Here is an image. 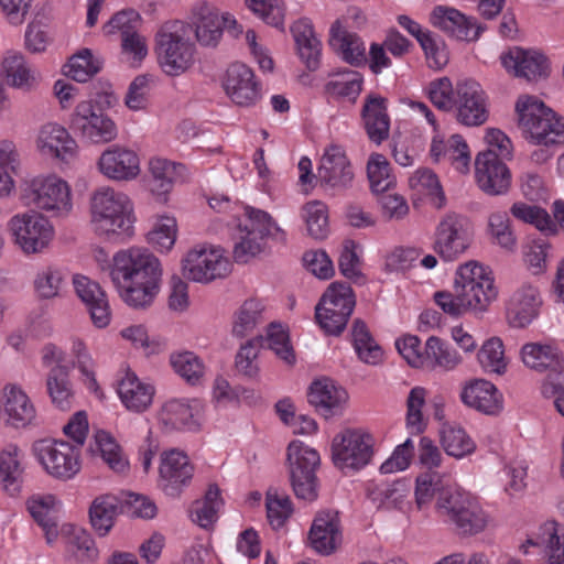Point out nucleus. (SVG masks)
I'll list each match as a JSON object with an SVG mask.
<instances>
[{
	"label": "nucleus",
	"instance_id": "nucleus-1",
	"mask_svg": "<svg viewBox=\"0 0 564 564\" xmlns=\"http://www.w3.org/2000/svg\"><path fill=\"white\" fill-rule=\"evenodd\" d=\"M108 274L127 305L147 308L159 293L162 269L149 250L132 247L115 253Z\"/></svg>",
	"mask_w": 564,
	"mask_h": 564
},
{
	"label": "nucleus",
	"instance_id": "nucleus-2",
	"mask_svg": "<svg viewBox=\"0 0 564 564\" xmlns=\"http://www.w3.org/2000/svg\"><path fill=\"white\" fill-rule=\"evenodd\" d=\"M497 297L498 289L491 270L475 260L457 268L453 292L440 291L434 294L435 303L453 317L468 312L482 314Z\"/></svg>",
	"mask_w": 564,
	"mask_h": 564
},
{
	"label": "nucleus",
	"instance_id": "nucleus-3",
	"mask_svg": "<svg viewBox=\"0 0 564 564\" xmlns=\"http://www.w3.org/2000/svg\"><path fill=\"white\" fill-rule=\"evenodd\" d=\"M90 224L99 236H131L133 205L127 194L112 187L96 189L90 198Z\"/></svg>",
	"mask_w": 564,
	"mask_h": 564
},
{
	"label": "nucleus",
	"instance_id": "nucleus-4",
	"mask_svg": "<svg viewBox=\"0 0 564 564\" xmlns=\"http://www.w3.org/2000/svg\"><path fill=\"white\" fill-rule=\"evenodd\" d=\"M516 112L518 127L529 142L549 147L564 141V117L558 116L538 97L519 96Z\"/></svg>",
	"mask_w": 564,
	"mask_h": 564
},
{
	"label": "nucleus",
	"instance_id": "nucleus-5",
	"mask_svg": "<svg viewBox=\"0 0 564 564\" xmlns=\"http://www.w3.org/2000/svg\"><path fill=\"white\" fill-rule=\"evenodd\" d=\"M155 54L166 75L184 74L195 63L196 45L191 26L180 20L162 24L155 34Z\"/></svg>",
	"mask_w": 564,
	"mask_h": 564
},
{
	"label": "nucleus",
	"instance_id": "nucleus-6",
	"mask_svg": "<svg viewBox=\"0 0 564 564\" xmlns=\"http://www.w3.org/2000/svg\"><path fill=\"white\" fill-rule=\"evenodd\" d=\"M245 216L243 224L238 226V241L234 247V258L237 262L247 263L261 253L267 238L285 242V231L267 212L247 206Z\"/></svg>",
	"mask_w": 564,
	"mask_h": 564
},
{
	"label": "nucleus",
	"instance_id": "nucleus-7",
	"mask_svg": "<svg viewBox=\"0 0 564 564\" xmlns=\"http://www.w3.org/2000/svg\"><path fill=\"white\" fill-rule=\"evenodd\" d=\"M473 241L470 220L462 214L448 212L435 226L432 247L444 261H454L469 249Z\"/></svg>",
	"mask_w": 564,
	"mask_h": 564
},
{
	"label": "nucleus",
	"instance_id": "nucleus-8",
	"mask_svg": "<svg viewBox=\"0 0 564 564\" xmlns=\"http://www.w3.org/2000/svg\"><path fill=\"white\" fill-rule=\"evenodd\" d=\"M355 307V296L350 285L332 283L315 308V317L321 328L329 335H339L346 327Z\"/></svg>",
	"mask_w": 564,
	"mask_h": 564
},
{
	"label": "nucleus",
	"instance_id": "nucleus-9",
	"mask_svg": "<svg viewBox=\"0 0 564 564\" xmlns=\"http://www.w3.org/2000/svg\"><path fill=\"white\" fill-rule=\"evenodd\" d=\"M319 454L301 441L288 446V463L293 491L299 499L313 501L317 497L315 470L319 466Z\"/></svg>",
	"mask_w": 564,
	"mask_h": 564
},
{
	"label": "nucleus",
	"instance_id": "nucleus-10",
	"mask_svg": "<svg viewBox=\"0 0 564 564\" xmlns=\"http://www.w3.org/2000/svg\"><path fill=\"white\" fill-rule=\"evenodd\" d=\"M24 204L37 209L64 216L72 210L70 189L66 182L56 177H35L23 189Z\"/></svg>",
	"mask_w": 564,
	"mask_h": 564
},
{
	"label": "nucleus",
	"instance_id": "nucleus-11",
	"mask_svg": "<svg viewBox=\"0 0 564 564\" xmlns=\"http://www.w3.org/2000/svg\"><path fill=\"white\" fill-rule=\"evenodd\" d=\"M183 274L188 280L208 283L226 278L231 263L221 248L212 245H198L191 249L182 261Z\"/></svg>",
	"mask_w": 564,
	"mask_h": 564
},
{
	"label": "nucleus",
	"instance_id": "nucleus-12",
	"mask_svg": "<svg viewBox=\"0 0 564 564\" xmlns=\"http://www.w3.org/2000/svg\"><path fill=\"white\" fill-rule=\"evenodd\" d=\"M13 241L25 254L43 252L54 237L47 218L35 212L14 215L8 223Z\"/></svg>",
	"mask_w": 564,
	"mask_h": 564
},
{
	"label": "nucleus",
	"instance_id": "nucleus-13",
	"mask_svg": "<svg viewBox=\"0 0 564 564\" xmlns=\"http://www.w3.org/2000/svg\"><path fill=\"white\" fill-rule=\"evenodd\" d=\"M373 438L361 430H345L333 438V462L341 470H359L373 455Z\"/></svg>",
	"mask_w": 564,
	"mask_h": 564
},
{
	"label": "nucleus",
	"instance_id": "nucleus-14",
	"mask_svg": "<svg viewBox=\"0 0 564 564\" xmlns=\"http://www.w3.org/2000/svg\"><path fill=\"white\" fill-rule=\"evenodd\" d=\"M33 452L47 474L58 479H70L80 470L79 451L64 441L40 440Z\"/></svg>",
	"mask_w": 564,
	"mask_h": 564
},
{
	"label": "nucleus",
	"instance_id": "nucleus-15",
	"mask_svg": "<svg viewBox=\"0 0 564 564\" xmlns=\"http://www.w3.org/2000/svg\"><path fill=\"white\" fill-rule=\"evenodd\" d=\"M70 128L94 144L111 142L118 135L115 121L101 112L91 100L77 104L70 116Z\"/></svg>",
	"mask_w": 564,
	"mask_h": 564
},
{
	"label": "nucleus",
	"instance_id": "nucleus-16",
	"mask_svg": "<svg viewBox=\"0 0 564 564\" xmlns=\"http://www.w3.org/2000/svg\"><path fill=\"white\" fill-rule=\"evenodd\" d=\"M354 171L341 145H328L319 161L316 182L327 192L337 194L351 186Z\"/></svg>",
	"mask_w": 564,
	"mask_h": 564
},
{
	"label": "nucleus",
	"instance_id": "nucleus-17",
	"mask_svg": "<svg viewBox=\"0 0 564 564\" xmlns=\"http://www.w3.org/2000/svg\"><path fill=\"white\" fill-rule=\"evenodd\" d=\"M456 119L467 127H478L488 119L487 96L481 86L473 79L456 83Z\"/></svg>",
	"mask_w": 564,
	"mask_h": 564
},
{
	"label": "nucleus",
	"instance_id": "nucleus-18",
	"mask_svg": "<svg viewBox=\"0 0 564 564\" xmlns=\"http://www.w3.org/2000/svg\"><path fill=\"white\" fill-rule=\"evenodd\" d=\"M475 178L485 194L499 196L508 193L512 177L505 160L490 151H482L475 160Z\"/></svg>",
	"mask_w": 564,
	"mask_h": 564
},
{
	"label": "nucleus",
	"instance_id": "nucleus-19",
	"mask_svg": "<svg viewBox=\"0 0 564 564\" xmlns=\"http://www.w3.org/2000/svg\"><path fill=\"white\" fill-rule=\"evenodd\" d=\"M192 34L203 47L215 48L224 34V18L213 6L206 2L196 3L191 11L189 22Z\"/></svg>",
	"mask_w": 564,
	"mask_h": 564
},
{
	"label": "nucleus",
	"instance_id": "nucleus-20",
	"mask_svg": "<svg viewBox=\"0 0 564 564\" xmlns=\"http://www.w3.org/2000/svg\"><path fill=\"white\" fill-rule=\"evenodd\" d=\"M501 64L509 74L524 78L528 82H536L545 78L549 73L546 57L533 50H524L518 46L510 48L500 56Z\"/></svg>",
	"mask_w": 564,
	"mask_h": 564
},
{
	"label": "nucleus",
	"instance_id": "nucleus-21",
	"mask_svg": "<svg viewBox=\"0 0 564 564\" xmlns=\"http://www.w3.org/2000/svg\"><path fill=\"white\" fill-rule=\"evenodd\" d=\"M194 476V466L183 452L171 449L161 456L160 484L169 496H177Z\"/></svg>",
	"mask_w": 564,
	"mask_h": 564
},
{
	"label": "nucleus",
	"instance_id": "nucleus-22",
	"mask_svg": "<svg viewBox=\"0 0 564 564\" xmlns=\"http://www.w3.org/2000/svg\"><path fill=\"white\" fill-rule=\"evenodd\" d=\"M98 167L109 180L131 181L140 173V160L133 150L115 144L101 153Z\"/></svg>",
	"mask_w": 564,
	"mask_h": 564
},
{
	"label": "nucleus",
	"instance_id": "nucleus-23",
	"mask_svg": "<svg viewBox=\"0 0 564 564\" xmlns=\"http://www.w3.org/2000/svg\"><path fill=\"white\" fill-rule=\"evenodd\" d=\"M223 86L230 99L239 106L253 105L260 98V88L251 68L242 63L229 65Z\"/></svg>",
	"mask_w": 564,
	"mask_h": 564
},
{
	"label": "nucleus",
	"instance_id": "nucleus-24",
	"mask_svg": "<svg viewBox=\"0 0 564 564\" xmlns=\"http://www.w3.org/2000/svg\"><path fill=\"white\" fill-rule=\"evenodd\" d=\"M542 304L536 286L524 283L510 296L507 306V319L512 327L523 328L532 323Z\"/></svg>",
	"mask_w": 564,
	"mask_h": 564
},
{
	"label": "nucleus",
	"instance_id": "nucleus-25",
	"mask_svg": "<svg viewBox=\"0 0 564 564\" xmlns=\"http://www.w3.org/2000/svg\"><path fill=\"white\" fill-rule=\"evenodd\" d=\"M530 547L544 553L545 564H564V525L555 521L544 522L539 529L536 540H527L520 549L528 555Z\"/></svg>",
	"mask_w": 564,
	"mask_h": 564
},
{
	"label": "nucleus",
	"instance_id": "nucleus-26",
	"mask_svg": "<svg viewBox=\"0 0 564 564\" xmlns=\"http://www.w3.org/2000/svg\"><path fill=\"white\" fill-rule=\"evenodd\" d=\"M202 406L197 400H171L160 412V422L166 432L195 431L199 426Z\"/></svg>",
	"mask_w": 564,
	"mask_h": 564
},
{
	"label": "nucleus",
	"instance_id": "nucleus-27",
	"mask_svg": "<svg viewBox=\"0 0 564 564\" xmlns=\"http://www.w3.org/2000/svg\"><path fill=\"white\" fill-rule=\"evenodd\" d=\"M434 26L460 41H475L479 37L481 28L476 21L467 18L454 8L436 7L431 14Z\"/></svg>",
	"mask_w": 564,
	"mask_h": 564
},
{
	"label": "nucleus",
	"instance_id": "nucleus-28",
	"mask_svg": "<svg viewBox=\"0 0 564 564\" xmlns=\"http://www.w3.org/2000/svg\"><path fill=\"white\" fill-rule=\"evenodd\" d=\"M73 283L77 295L86 304L93 323L99 328L106 327L111 315L108 300L99 284L84 275H76Z\"/></svg>",
	"mask_w": 564,
	"mask_h": 564
},
{
	"label": "nucleus",
	"instance_id": "nucleus-29",
	"mask_svg": "<svg viewBox=\"0 0 564 564\" xmlns=\"http://www.w3.org/2000/svg\"><path fill=\"white\" fill-rule=\"evenodd\" d=\"M361 118L372 142L380 144L388 139L390 118L387 111V100L383 97L368 95L361 110Z\"/></svg>",
	"mask_w": 564,
	"mask_h": 564
},
{
	"label": "nucleus",
	"instance_id": "nucleus-30",
	"mask_svg": "<svg viewBox=\"0 0 564 564\" xmlns=\"http://www.w3.org/2000/svg\"><path fill=\"white\" fill-rule=\"evenodd\" d=\"M341 540L337 512H321L310 530L312 547L321 554H330Z\"/></svg>",
	"mask_w": 564,
	"mask_h": 564
},
{
	"label": "nucleus",
	"instance_id": "nucleus-31",
	"mask_svg": "<svg viewBox=\"0 0 564 564\" xmlns=\"http://www.w3.org/2000/svg\"><path fill=\"white\" fill-rule=\"evenodd\" d=\"M36 143L42 154L61 160L73 156L76 150L74 139L64 127L57 123L43 126L39 132Z\"/></svg>",
	"mask_w": 564,
	"mask_h": 564
},
{
	"label": "nucleus",
	"instance_id": "nucleus-32",
	"mask_svg": "<svg viewBox=\"0 0 564 564\" xmlns=\"http://www.w3.org/2000/svg\"><path fill=\"white\" fill-rule=\"evenodd\" d=\"M3 408L8 423L17 429L35 423V406L23 390H9L8 393H4Z\"/></svg>",
	"mask_w": 564,
	"mask_h": 564
},
{
	"label": "nucleus",
	"instance_id": "nucleus-33",
	"mask_svg": "<svg viewBox=\"0 0 564 564\" xmlns=\"http://www.w3.org/2000/svg\"><path fill=\"white\" fill-rule=\"evenodd\" d=\"M291 30L301 59L308 69H316L321 59V41L316 37L312 23L308 20H299Z\"/></svg>",
	"mask_w": 564,
	"mask_h": 564
},
{
	"label": "nucleus",
	"instance_id": "nucleus-34",
	"mask_svg": "<svg viewBox=\"0 0 564 564\" xmlns=\"http://www.w3.org/2000/svg\"><path fill=\"white\" fill-rule=\"evenodd\" d=\"M93 454L98 453L102 460L117 473H122L129 467V462L116 438L105 430H98L89 444Z\"/></svg>",
	"mask_w": 564,
	"mask_h": 564
},
{
	"label": "nucleus",
	"instance_id": "nucleus-35",
	"mask_svg": "<svg viewBox=\"0 0 564 564\" xmlns=\"http://www.w3.org/2000/svg\"><path fill=\"white\" fill-rule=\"evenodd\" d=\"M307 402L325 419L339 416L349 402L347 390H307Z\"/></svg>",
	"mask_w": 564,
	"mask_h": 564
},
{
	"label": "nucleus",
	"instance_id": "nucleus-36",
	"mask_svg": "<svg viewBox=\"0 0 564 564\" xmlns=\"http://www.w3.org/2000/svg\"><path fill=\"white\" fill-rule=\"evenodd\" d=\"M56 505L57 500L52 495L33 497L28 501V509L32 518L43 529L47 543L54 542L58 534Z\"/></svg>",
	"mask_w": 564,
	"mask_h": 564
},
{
	"label": "nucleus",
	"instance_id": "nucleus-37",
	"mask_svg": "<svg viewBox=\"0 0 564 564\" xmlns=\"http://www.w3.org/2000/svg\"><path fill=\"white\" fill-rule=\"evenodd\" d=\"M21 457V449L14 444L7 445L0 452V482L10 495L20 490L23 475Z\"/></svg>",
	"mask_w": 564,
	"mask_h": 564
},
{
	"label": "nucleus",
	"instance_id": "nucleus-38",
	"mask_svg": "<svg viewBox=\"0 0 564 564\" xmlns=\"http://www.w3.org/2000/svg\"><path fill=\"white\" fill-rule=\"evenodd\" d=\"M330 44L347 63L359 65L366 62V46L361 39L355 33L343 31L338 22L330 28Z\"/></svg>",
	"mask_w": 564,
	"mask_h": 564
},
{
	"label": "nucleus",
	"instance_id": "nucleus-39",
	"mask_svg": "<svg viewBox=\"0 0 564 564\" xmlns=\"http://www.w3.org/2000/svg\"><path fill=\"white\" fill-rule=\"evenodd\" d=\"M221 506L223 499L218 486L209 485L203 499L193 502L189 510L191 519L200 528L209 529L216 522Z\"/></svg>",
	"mask_w": 564,
	"mask_h": 564
},
{
	"label": "nucleus",
	"instance_id": "nucleus-40",
	"mask_svg": "<svg viewBox=\"0 0 564 564\" xmlns=\"http://www.w3.org/2000/svg\"><path fill=\"white\" fill-rule=\"evenodd\" d=\"M121 503L111 495L96 498L89 508V519L93 528L100 536H105L113 527L115 518L119 513Z\"/></svg>",
	"mask_w": 564,
	"mask_h": 564
},
{
	"label": "nucleus",
	"instance_id": "nucleus-41",
	"mask_svg": "<svg viewBox=\"0 0 564 564\" xmlns=\"http://www.w3.org/2000/svg\"><path fill=\"white\" fill-rule=\"evenodd\" d=\"M169 362L180 377L191 386H199L206 372L202 358L191 350L174 351L170 355Z\"/></svg>",
	"mask_w": 564,
	"mask_h": 564
},
{
	"label": "nucleus",
	"instance_id": "nucleus-42",
	"mask_svg": "<svg viewBox=\"0 0 564 564\" xmlns=\"http://www.w3.org/2000/svg\"><path fill=\"white\" fill-rule=\"evenodd\" d=\"M1 74L6 77L7 84L14 88L29 89L35 83L34 70L19 53H7L1 63Z\"/></svg>",
	"mask_w": 564,
	"mask_h": 564
},
{
	"label": "nucleus",
	"instance_id": "nucleus-43",
	"mask_svg": "<svg viewBox=\"0 0 564 564\" xmlns=\"http://www.w3.org/2000/svg\"><path fill=\"white\" fill-rule=\"evenodd\" d=\"M264 322V304L258 299L246 300L237 310L232 323V335L243 338Z\"/></svg>",
	"mask_w": 564,
	"mask_h": 564
},
{
	"label": "nucleus",
	"instance_id": "nucleus-44",
	"mask_svg": "<svg viewBox=\"0 0 564 564\" xmlns=\"http://www.w3.org/2000/svg\"><path fill=\"white\" fill-rule=\"evenodd\" d=\"M351 338L355 351L362 362L378 365L382 361L383 351L361 319L354 321Z\"/></svg>",
	"mask_w": 564,
	"mask_h": 564
},
{
	"label": "nucleus",
	"instance_id": "nucleus-45",
	"mask_svg": "<svg viewBox=\"0 0 564 564\" xmlns=\"http://www.w3.org/2000/svg\"><path fill=\"white\" fill-rule=\"evenodd\" d=\"M424 368L441 367L452 370L462 364V356L441 338L431 336L424 345Z\"/></svg>",
	"mask_w": 564,
	"mask_h": 564
},
{
	"label": "nucleus",
	"instance_id": "nucleus-46",
	"mask_svg": "<svg viewBox=\"0 0 564 564\" xmlns=\"http://www.w3.org/2000/svg\"><path fill=\"white\" fill-rule=\"evenodd\" d=\"M460 400L466 406L486 415L499 414L505 405L501 390H462Z\"/></svg>",
	"mask_w": 564,
	"mask_h": 564
},
{
	"label": "nucleus",
	"instance_id": "nucleus-47",
	"mask_svg": "<svg viewBox=\"0 0 564 564\" xmlns=\"http://www.w3.org/2000/svg\"><path fill=\"white\" fill-rule=\"evenodd\" d=\"M522 360L531 369L543 371L560 366L562 355L558 349L550 345L525 344L521 349Z\"/></svg>",
	"mask_w": 564,
	"mask_h": 564
},
{
	"label": "nucleus",
	"instance_id": "nucleus-48",
	"mask_svg": "<svg viewBox=\"0 0 564 564\" xmlns=\"http://www.w3.org/2000/svg\"><path fill=\"white\" fill-rule=\"evenodd\" d=\"M409 484L397 480L392 484L377 485L369 489L368 496L378 508L400 509L409 495Z\"/></svg>",
	"mask_w": 564,
	"mask_h": 564
},
{
	"label": "nucleus",
	"instance_id": "nucleus-49",
	"mask_svg": "<svg viewBox=\"0 0 564 564\" xmlns=\"http://www.w3.org/2000/svg\"><path fill=\"white\" fill-rule=\"evenodd\" d=\"M470 497V494L462 490L460 488L446 485L445 488L441 489V492L437 496L436 502L434 503V510L438 517L452 523Z\"/></svg>",
	"mask_w": 564,
	"mask_h": 564
},
{
	"label": "nucleus",
	"instance_id": "nucleus-50",
	"mask_svg": "<svg viewBox=\"0 0 564 564\" xmlns=\"http://www.w3.org/2000/svg\"><path fill=\"white\" fill-rule=\"evenodd\" d=\"M477 359L480 367L489 373L502 376L508 368V358L505 354V346L499 337L487 339L480 347Z\"/></svg>",
	"mask_w": 564,
	"mask_h": 564
},
{
	"label": "nucleus",
	"instance_id": "nucleus-51",
	"mask_svg": "<svg viewBox=\"0 0 564 564\" xmlns=\"http://www.w3.org/2000/svg\"><path fill=\"white\" fill-rule=\"evenodd\" d=\"M66 552L78 563H90L98 557V549L90 534L82 528L69 527Z\"/></svg>",
	"mask_w": 564,
	"mask_h": 564
},
{
	"label": "nucleus",
	"instance_id": "nucleus-52",
	"mask_svg": "<svg viewBox=\"0 0 564 564\" xmlns=\"http://www.w3.org/2000/svg\"><path fill=\"white\" fill-rule=\"evenodd\" d=\"M441 443L445 452L456 458L471 454L476 448L463 427L448 423H444L441 429Z\"/></svg>",
	"mask_w": 564,
	"mask_h": 564
},
{
	"label": "nucleus",
	"instance_id": "nucleus-53",
	"mask_svg": "<svg viewBox=\"0 0 564 564\" xmlns=\"http://www.w3.org/2000/svg\"><path fill=\"white\" fill-rule=\"evenodd\" d=\"M362 83L364 78L360 73L345 69L326 84V90L334 97L355 102L362 90Z\"/></svg>",
	"mask_w": 564,
	"mask_h": 564
},
{
	"label": "nucleus",
	"instance_id": "nucleus-54",
	"mask_svg": "<svg viewBox=\"0 0 564 564\" xmlns=\"http://www.w3.org/2000/svg\"><path fill=\"white\" fill-rule=\"evenodd\" d=\"M452 523L464 534H477L487 527L488 516L471 496Z\"/></svg>",
	"mask_w": 564,
	"mask_h": 564
},
{
	"label": "nucleus",
	"instance_id": "nucleus-55",
	"mask_svg": "<svg viewBox=\"0 0 564 564\" xmlns=\"http://www.w3.org/2000/svg\"><path fill=\"white\" fill-rule=\"evenodd\" d=\"M441 477L435 473H425L415 480L414 501L420 512H426L437 499L441 489L445 488Z\"/></svg>",
	"mask_w": 564,
	"mask_h": 564
},
{
	"label": "nucleus",
	"instance_id": "nucleus-56",
	"mask_svg": "<svg viewBox=\"0 0 564 564\" xmlns=\"http://www.w3.org/2000/svg\"><path fill=\"white\" fill-rule=\"evenodd\" d=\"M100 69L101 62L94 57L90 50L84 48L69 58L65 66V74L78 83H85Z\"/></svg>",
	"mask_w": 564,
	"mask_h": 564
},
{
	"label": "nucleus",
	"instance_id": "nucleus-57",
	"mask_svg": "<svg viewBox=\"0 0 564 564\" xmlns=\"http://www.w3.org/2000/svg\"><path fill=\"white\" fill-rule=\"evenodd\" d=\"M510 210L513 217L534 225L540 231L546 235H554L557 232L556 224L552 220L551 216L538 206L519 202L514 203Z\"/></svg>",
	"mask_w": 564,
	"mask_h": 564
},
{
	"label": "nucleus",
	"instance_id": "nucleus-58",
	"mask_svg": "<svg viewBox=\"0 0 564 564\" xmlns=\"http://www.w3.org/2000/svg\"><path fill=\"white\" fill-rule=\"evenodd\" d=\"M367 175L373 193L388 192L394 185V177L390 174V164L380 153L370 155L367 163Z\"/></svg>",
	"mask_w": 564,
	"mask_h": 564
},
{
	"label": "nucleus",
	"instance_id": "nucleus-59",
	"mask_svg": "<svg viewBox=\"0 0 564 564\" xmlns=\"http://www.w3.org/2000/svg\"><path fill=\"white\" fill-rule=\"evenodd\" d=\"M262 346V336L253 337L240 346L235 360L237 371L240 375L247 378H254L258 376V356Z\"/></svg>",
	"mask_w": 564,
	"mask_h": 564
},
{
	"label": "nucleus",
	"instance_id": "nucleus-60",
	"mask_svg": "<svg viewBox=\"0 0 564 564\" xmlns=\"http://www.w3.org/2000/svg\"><path fill=\"white\" fill-rule=\"evenodd\" d=\"M302 218L304 219L307 231L315 239H323L328 234V213L327 207L319 200H312L302 208Z\"/></svg>",
	"mask_w": 564,
	"mask_h": 564
},
{
	"label": "nucleus",
	"instance_id": "nucleus-61",
	"mask_svg": "<svg viewBox=\"0 0 564 564\" xmlns=\"http://www.w3.org/2000/svg\"><path fill=\"white\" fill-rule=\"evenodd\" d=\"M410 185L417 192L426 195L436 208L445 205V195L440 181L431 170H419L410 178Z\"/></svg>",
	"mask_w": 564,
	"mask_h": 564
},
{
	"label": "nucleus",
	"instance_id": "nucleus-62",
	"mask_svg": "<svg viewBox=\"0 0 564 564\" xmlns=\"http://www.w3.org/2000/svg\"><path fill=\"white\" fill-rule=\"evenodd\" d=\"M183 167L176 165L165 159H152L149 163L150 173L152 176V191L158 194L167 193L177 176V169Z\"/></svg>",
	"mask_w": 564,
	"mask_h": 564
},
{
	"label": "nucleus",
	"instance_id": "nucleus-63",
	"mask_svg": "<svg viewBox=\"0 0 564 564\" xmlns=\"http://www.w3.org/2000/svg\"><path fill=\"white\" fill-rule=\"evenodd\" d=\"M431 102L440 110L449 112L456 105V86L448 77H441L432 80L426 88Z\"/></svg>",
	"mask_w": 564,
	"mask_h": 564
},
{
	"label": "nucleus",
	"instance_id": "nucleus-64",
	"mask_svg": "<svg viewBox=\"0 0 564 564\" xmlns=\"http://www.w3.org/2000/svg\"><path fill=\"white\" fill-rule=\"evenodd\" d=\"M265 506L268 520L275 529L281 528L293 512L290 498L273 488L267 492Z\"/></svg>",
	"mask_w": 564,
	"mask_h": 564
}]
</instances>
